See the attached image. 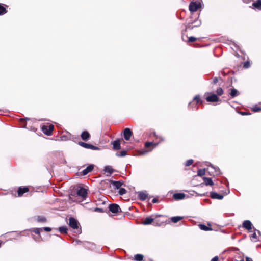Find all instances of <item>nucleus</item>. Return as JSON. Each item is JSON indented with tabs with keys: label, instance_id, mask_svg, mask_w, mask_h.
I'll return each mask as SVG.
<instances>
[{
	"label": "nucleus",
	"instance_id": "f257e3e1",
	"mask_svg": "<svg viewBox=\"0 0 261 261\" xmlns=\"http://www.w3.org/2000/svg\"><path fill=\"white\" fill-rule=\"evenodd\" d=\"M72 243L74 245H80V244H83V245L85 247H87L91 249H92L94 247V245L92 243H89V242H81V241L80 240H75L73 241V242H72Z\"/></svg>",
	"mask_w": 261,
	"mask_h": 261
},
{
	"label": "nucleus",
	"instance_id": "f03ea898",
	"mask_svg": "<svg viewBox=\"0 0 261 261\" xmlns=\"http://www.w3.org/2000/svg\"><path fill=\"white\" fill-rule=\"evenodd\" d=\"M201 7V5L200 3L193 2L190 4L189 9L190 12H194L196 11Z\"/></svg>",
	"mask_w": 261,
	"mask_h": 261
},
{
	"label": "nucleus",
	"instance_id": "7ed1b4c3",
	"mask_svg": "<svg viewBox=\"0 0 261 261\" xmlns=\"http://www.w3.org/2000/svg\"><path fill=\"white\" fill-rule=\"evenodd\" d=\"M42 130L43 132L47 135H50L51 134L52 131L54 129V126L53 125H50L49 126L47 125H43L42 126Z\"/></svg>",
	"mask_w": 261,
	"mask_h": 261
},
{
	"label": "nucleus",
	"instance_id": "20e7f679",
	"mask_svg": "<svg viewBox=\"0 0 261 261\" xmlns=\"http://www.w3.org/2000/svg\"><path fill=\"white\" fill-rule=\"evenodd\" d=\"M77 194L82 198L85 199L87 195V190L83 187H80L77 190Z\"/></svg>",
	"mask_w": 261,
	"mask_h": 261
},
{
	"label": "nucleus",
	"instance_id": "39448f33",
	"mask_svg": "<svg viewBox=\"0 0 261 261\" xmlns=\"http://www.w3.org/2000/svg\"><path fill=\"white\" fill-rule=\"evenodd\" d=\"M69 225L73 229L78 228L79 223L73 217H70L69 219Z\"/></svg>",
	"mask_w": 261,
	"mask_h": 261
},
{
	"label": "nucleus",
	"instance_id": "423d86ee",
	"mask_svg": "<svg viewBox=\"0 0 261 261\" xmlns=\"http://www.w3.org/2000/svg\"><path fill=\"white\" fill-rule=\"evenodd\" d=\"M109 209L113 213H117L120 210L119 206L117 204H111L109 206Z\"/></svg>",
	"mask_w": 261,
	"mask_h": 261
},
{
	"label": "nucleus",
	"instance_id": "0eeeda50",
	"mask_svg": "<svg viewBox=\"0 0 261 261\" xmlns=\"http://www.w3.org/2000/svg\"><path fill=\"white\" fill-rule=\"evenodd\" d=\"M79 144L80 146H81L85 148H87V149H91L93 150H96L98 149L97 147L94 146L91 144L86 143L85 142H79Z\"/></svg>",
	"mask_w": 261,
	"mask_h": 261
},
{
	"label": "nucleus",
	"instance_id": "6e6552de",
	"mask_svg": "<svg viewBox=\"0 0 261 261\" xmlns=\"http://www.w3.org/2000/svg\"><path fill=\"white\" fill-rule=\"evenodd\" d=\"M132 134H133L132 132L128 128H126L124 129V130H123L124 138L127 141H128L130 139Z\"/></svg>",
	"mask_w": 261,
	"mask_h": 261
},
{
	"label": "nucleus",
	"instance_id": "1a4fd4ad",
	"mask_svg": "<svg viewBox=\"0 0 261 261\" xmlns=\"http://www.w3.org/2000/svg\"><path fill=\"white\" fill-rule=\"evenodd\" d=\"M206 100L208 102H217L219 100L218 96L215 94H211L206 98Z\"/></svg>",
	"mask_w": 261,
	"mask_h": 261
},
{
	"label": "nucleus",
	"instance_id": "9d476101",
	"mask_svg": "<svg viewBox=\"0 0 261 261\" xmlns=\"http://www.w3.org/2000/svg\"><path fill=\"white\" fill-rule=\"evenodd\" d=\"M260 232L259 231L254 232L250 236L251 240L253 242H256L259 240Z\"/></svg>",
	"mask_w": 261,
	"mask_h": 261
},
{
	"label": "nucleus",
	"instance_id": "9b49d317",
	"mask_svg": "<svg viewBox=\"0 0 261 261\" xmlns=\"http://www.w3.org/2000/svg\"><path fill=\"white\" fill-rule=\"evenodd\" d=\"M210 196L212 199H222L224 197V196L222 194H218L215 192H212L210 193Z\"/></svg>",
	"mask_w": 261,
	"mask_h": 261
},
{
	"label": "nucleus",
	"instance_id": "f8f14e48",
	"mask_svg": "<svg viewBox=\"0 0 261 261\" xmlns=\"http://www.w3.org/2000/svg\"><path fill=\"white\" fill-rule=\"evenodd\" d=\"M243 227L246 229L247 230H250L252 229V224L250 221L249 220H245L243 223Z\"/></svg>",
	"mask_w": 261,
	"mask_h": 261
},
{
	"label": "nucleus",
	"instance_id": "ddd939ff",
	"mask_svg": "<svg viewBox=\"0 0 261 261\" xmlns=\"http://www.w3.org/2000/svg\"><path fill=\"white\" fill-rule=\"evenodd\" d=\"M210 172H212L214 175H218L220 174V171L218 168L215 167L212 165L211 166L210 168H208Z\"/></svg>",
	"mask_w": 261,
	"mask_h": 261
},
{
	"label": "nucleus",
	"instance_id": "4468645a",
	"mask_svg": "<svg viewBox=\"0 0 261 261\" xmlns=\"http://www.w3.org/2000/svg\"><path fill=\"white\" fill-rule=\"evenodd\" d=\"M186 195L182 193H177L173 194V197L176 200H181L185 198Z\"/></svg>",
	"mask_w": 261,
	"mask_h": 261
},
{
	"label": "nucleus",
	"instance_id": "2eb2a0df",
	"mask_svg": "<svg viewBox=\"0 0 261 261\" xmlns=\"http://www.w3.org/2000/svg\"><path fill=\"white\" fill-rule=\"evenodd\" d=\"M29 191V189L27 187H19L18 191L17 194L18 196H21L24 193Z\"/></svg>",
	"mask_w": 261,
	"mask_h": 261
},
{
	"label": "nucleus",
	"instance_id": "dca6fc26",
	"mask_svg": "<svg viewBox=\"0 0 261 261\" xmlns=\"http://www.w3.org/2000/svg\"><path fill=\"white\" fill-rule=\"evenodd\" d=\"M94 166L93 165H89L86 169H84L82 171L83 175H87L88 173L91 172L93 169Z\"/></svg>",
	"mask_w": 261,
	"mask_h": 261
},
{
	"label": "nucleus",
	"instance_id": "f3484780",
	"mask_svg": "<svg viewBox=\"0 0 261 261\" xmlns=\"http://www.w3.org/2000/svg\"><path fill=\"white\" fill-rule=\"evenodd\" d=\"M81 136L83 140L86 141L89 139L90 135L87 131H84L82 133Z\"/></svg>",
	"mask_w": 261,
	"mask_h": 261
},
{
	"label": "nucleus",
	"instance_id": "a211bd4d",
	"mask_svg": "<svg viewBox=\"0 0 261 261\" xmlns=\"http://www.w3.org/2000/svg\"><path fill=\"white\" fill-rule=\"evenodd\" d=\"M104 171L105 173H108L107 176H110V175L113 172L114 170L110 166H106L105 167Z\"/></svg>",
	"mask_w": 261,
	"mask_h": 261
},
{
	"label": "nucleus",
	"instance_id": "6ab92c4d",
	"mask_svg": "<svg viewBox=\"0 0 261 261\" xmlns=\"http://www.w3.org/2000/svg\"><path fill=\"white\" fill-rule=\"evenodd\" d=\"M138 197L141 200H145L147 197V194L144 192H139Z\"/></svg>",
	"mask_w": 261,
	"mask_h": 261
},
{
	"label": "nucleus",
	"instance_id": "aec40b11",
	"mask_svg": "<svg viewBox=\"0 0 261 261\" xmlns=\"http://www.w3.org/2000/svg\"><path fill=\"white\" fill-rule=\"evenodd\" d=\"M154 219L151 217H146L143 221L142 223L144 225H149L151 224L153 221Z\"/></svg>",
	"mask_w": 261,
	"mask_h": 261
},
{
	"label": "nucleus",
	"instance_id": "412c9836",
	"mask_svg": "<svg viewBox=\"0 0 261 261\" xmlns=\"http://www.w3.org/2000/svg\"><path fill=\"white\" fill-rule=\"evenodd\" d=\"M113 146V149L114 150H119L121 148L120 144L119 141H115L112 143Z\"/></svg>",
	"mask_w": 261,
	"mask_h": 261
},
{
	"label": "nucleus",
	"instance_id": "4be33fe9",
	"mask_svg": "<svg viewBox=\"0 0 261 261\" xmlns=\"http://www.w3.org/2000/svg\"><path fill=\"white\" fill-rule=\"evenodd\" d=\"M252 6L255 9L260 10L261 8V0H257L256 2L252 4Z\"/></svg>",
	"mask_w": 261,
	"mask_h": 261
},
{
	"label": "nucleus",
	"instance_id": "5701e85b",
	"mask_svg": "<svg viewBox=\"0 0 261 261\" xmlns=\"http://www.w3.org/2000/svg\"><path fill=\"white\" fill-rule=\"evenodd\" d=\"M112 184L115 187V188L117 189H119L121 188V186L122 185L123 183L121 182L120 181H111Z\"/></svg>",
	"mask_w": 261,
	"mask_h": 261
},
{
	"label": "nucleus",
	"instance_id": "b1692460",
	"mask_svg": "<svg viewBox=\"0 0 261 261\" xmlns=\"http://www.w3.org/2000/svg\"><path fill=\"white\" fill-rule=\"evenodd\" d=\"M204 184L207 186H212L214 183L212 181V178L208 177H203Z\"/></svg>",
	"mask_w": 261,
	"mask_h": 261
},
{
	"label": "nucleus",
	"instance_id": "393cba45",
	"mask_svg": "<svg viewBox=\"0 0 261 261\" xmlns=\"http://www.w3.org/2000/svg\"><path fill=\"white\" fill-rule=\"evenodd\" d=\"M239 94V92L238 91L234 88L231 89V91L229 94L231 95V97H234L237 96H238Z\"/></svg>",
	"mask_w": 261,
	"mask_h": 261
},
{
	"label": "nucleus",
	"instance_id": "a878e982",
	"mask_svg": "<svg viewBox=\"0 0 261 261\" xmlns=\"http://www.w3.org/2000/svg\"><path fill=\"white\" fill-rule=\"evenodd\" d=\"M158 143H156L153 142H147L145 144V146L146 147H149L151 146H152L153 147H155L158 145Z\"/></svg>",
	"mask_w": 261,
	"mask_h": 261
},
{
	"label": "nucleus",
	"instance_id": "bb28decb",
	"mask_svg": "<svg viewBox=\"0 0 261 261\" xmlns=\"http://www.w3.org/2000/svg\"><path fill=\"white\" fill-rule=\"evenodd\" d=\"M183 217H181V216H175V217H173L171 218V221L173 222V223H177V222H178L179 221L181 220V219H182Z\"/></svg>",
	"mask_w": 261,
	"mask_h": 261
},
{
	"label": "nucleus",
	"instance_id": "cd10ccee",
	"mask_svg": "<svg viewBox=\"0 0 261 261\" xmlns=\"http://www.w3.org/2000/svg\"><path fill=\"white\" fill-rule=\"evenodd\" d=\"M7 10L2 4H0V15L6 13Z\"/></svg>",
	"mask_w": 261,
	"mask_h": 261
},
{
	"label": "nucleus",
	"instance_id": "c85d7f7f",
	"mask_svg": "<svg viewBox=\"0 0 261 261\" xmlns=\"http://www.w3.org/2000/svg\"><path fill=\"white\" fill-rule=\"evenodd\" d=\"M143 259V256L141 254H138L134 256V259L137 261H142Z\"/></svg>",
	"mask_w": 261,
	"mask_h": 261
},
{
	"label": "nucleus",
	"instance_id": "c756f323",
	"mask_svg": "<svg viewBox=\"0 0 261 261\" xmlns=\"http://www.w3.org/2000/svg\"><path fill=\"white\" fill-rule=\"evenodd\" d=\"M199 228L201 230H205V231H207V230H210L212 229L211 228L208 227L207 226H205V225H203V224L199 225Z\"/></svg>",
	"mask_w": 261,
	"mask_h": 261
},
{
	"label": "nucleus",
	"instance_id": "7c9ffc66",
	"mask_svg": "<svg viewBox=\"0 0 261 261\" xmlns=\"http://www.w3.org/2000/svg\"><path fill=\"white\" fill-rule=\"evenodd\" d=\"M205 173V169H201L198 170L197 174H198V176H201L204 175Z\"/></svg>",
	"mask_w": 261,
	"mask_h": 261
},
{
	"label": "nucleus",
	"instance_id": "2f4dec72",
	"mask_svg": "<svg viewBox=\"0 0 261 261\" xmlns=\"http://www.w3.org/2000/svg\"><path fill=\"white\" fill-rule=\"evenodd\" d=\"M126 193V190L123 188H120L119 190L118 191V193L120 195H123L125 194Z\"/></svg>",
	"mask_w": 261,
	"mask_h": 261
},
{
	"label": "nucleus",
	"instance_id": "473e14b6",
	"mask_svg": "<svg viewBox=\"0 0 261 261\" xmlns=\"http://www.w3.org/2000/svg\"><path fill=\"white\" fill-rule=\"evenodd\" d=\"M216 93L218 95L221 96L223 94V90L221 88H219L217 89Z\"/></svg>",
	"mask_w": 261,
	"mask_h": 261
},
{
	"label": "nucleus",
	"instance_id": "72a5a7b5",
	"mask_svg": "<svg viewBox=\"0 0 261 261\" xmlns=\"http://www.w3.org/2000/svg\"><path fill=\"white\" fill-rule=\"evenodd\" d=\"M59 231L61 233H67V228L65 226L61 227L59 228Z\"/></svg>",
	"mask_w": 261,
	"mask_h": 261
},
{
	"label": "nucleus",
	"instance_id": "f704fd0d",
	"mask_svg": "<svg viewBox=\"0 0 261 261\" xmlns=\"http://www.w3.org/2000/svg\"><path fill=\"white\" fill-rule=\"evenodd\" d=\"M193 163V160L192 159L189 160L187 161V162L185 163L186 166H189L191 165Z\"/></svg>",
	"mask_w": 261,
	"mask_h": 261
},
{
	"label": "nucleus",
	"instance_id": "c9c22d12",
	"mask_svg": "<svg viewBox=\"0 0 261 261\" xmlns=\"http://www.w3.org/2000/svg\"><path fill=\"white\" fill-rule=\"evenodd\" d=\"M243 67L245 68H248L250 67V63L248 61L245 62L244 63Z\"/></svg>",
	"mask_w": 261,
	"mask_h": 261
},
{
	"label": "nucleus",
	"instance_id": "e433bc0d",
	"mask_svg": "<svg viewBox=\"0 0 261 261\" xmlns=\"http://www.w3.org/2000/svg\"><path fill=\"white\" fill-rule=\"evenodd\" d=\"M261 110V108L257 107H255L252 108V111L254 112H257Z\"/></svg>",
	"mask_w": 261,
	"mask_h": 261
},
{
	"label": "nucleus",
	"instance_id": "4c0bfd02",
	"mask_svg": "<svg viewBox=\"0 0 261 261\" xmlns=\"http://www.w3.org/2000/svg\"><path fill=\"white\" fill-rule=\"evenodd\" d=\"M42 231L41 228H36L33 230V231L36 234H40V232Z\"/></svg>",
	"mask_w": 261,
	"mask_h": 261
},
{
	"label": "nucleus",
	"instance_id": "58836bf2",
	"mask_svg": "<svg viewBox=\"0 0 261 261\" xmlns=\"http://www.w3.org/2000/svg\"><path fill=\"white\" fill-rule=\"evenodd\" d=\"M188 40L189 42H193L196 40V38L194 37H190L189 38Z\"/></svg>",
	"mask_w": 261,
	"mask_h": 261
},
{
	"label": "nucleus",
	"instance_id": "ea45409f",
	"mask_svg": "<svg viewBox=\"0 0 261 261\" xmlns=\"http://www.w3.org/2000/svg\"><path fill=\"white\" fill-rule=\"evenodd\" d=\"M126 155V151H121L120 152V154L119 155V156H124Z\"/></svg>",
	"mask_w": 261,
	"mask_h": 261
},
{
	"label": "nucleus",
	"instance_id": "a19ab883",
	"mask_svg": "<svg viewBox=\"0 0 261 261\" xmlns=\"http://www.w3.org/2000/svg\"><path fill=\"white\" fill-rule=\"evenodd\" d=\"M194 99L198 103L200 101V96L199 95H196L194 97Z\"/></svg>",
	"mask_w": 261,
	"mask_h": 261
},
{
	"label": "nucleus",
	"instance_id": "79ce46f5",
	"mask_svg": "<svg viewBox=\"0 0 261 261\" xmlns=\"http://www.w3.org/2000/svg\"><path fill=\"white\" fill-rule=\"evenodd\" d=\"M38 221L44 222L45 221V218L44 217H39L38 219Z\"/></svg>",
	"mask_w": 261,
	"mask_h": 261
},
{
	"label": "nucleus",
	"instance_id": "37998d69",
	"mask_svg": "<svg viewBox=\"0 0 261 261\" xmlns=\"http://www.w3.org/2000/svg\"><path fill=\"white\" fill-rule=\"evenodd\" d=\"M43 229L46 231H51V228L50 227H45L43 228Z\"/></svg>",
	"mask_w": 261,
	"mask_h": 261
},
{
	"label": "nucleus",
	"instance_id": "c03bdc74",
	"mask_svg": "<svg viewBox=\"0 0 261 261\" xmlns=\"http://www.w3.org/2000/svg\"><path fill=\"white\" fill-rule=\"evenodd\" d=\"M211 261H218V257L215 256L214 258H212Z\"/></svg>",
	"mask_w": 261,
	"mask_h": 261
},
{
	"label": "nucleus",
	"instance_id": "a18cd8bd",
	"mask_svg": "<svg viewBox=\"0 0 261 261\" xmlns=\"http://www.w3.org/2000/svg\"><path fill=\"white\" fill-rule=\"evenodd\" d=\"M218 82V79L217 77H215L213 80V83L214 84H216Z\"/></svg>",
	"mask_w": 261,
	"mask_h": 261
},
{
	"label": "nucleus",
	"instance_id": "49530a36",
	"mask_svg": "<svg viewBox=\"0 0 261 261\" xmlns=\"http://www.w3.org/2000/svg\"><path fill=\"white\" fill-rule=\"evenodd\" d=\"M246 261H252V259L249 257H246Z\"/></svg>",
	"mask_w": 261,
	"mask_h": 261
},
{
	"label": "nucleus",
	"instance_id": "de8ad7c7",
	"mask_svg": "<svg viewBox=\"0 0 261 261\" xmlns=\"http://www.w3.org/2000/svg\"><path fill=\"white\" fill-rule=\"evenodd\" d=\"M95 211H98V212H102V210L100 209V208H95Z\"/></svg>",
	"mask_w": 261,
	"mask_h": 261
},
{
	"label": "nucleus",
	"instance_id": "09e8293b",
	"mask_svg": "<svg viewBox=\"0 0 261 261\" xmlns=\"http://www.w3.org/2000/svg\"><path fill=\"white\" fill-rule=\"evenodd\" d=\"M158 202V199L156 198H154L152 200V202L153 203H156Z\"/></svg>",
	"mask_w": 261,
	"mask_h": 261
},
{
	"label": "nucleus",
	"instance_id": "8fccbe9b",
	"mask_svg": "<svg viewBox=\"0 0 261 261\" xmlns=\"http://www.w3.org/2000/svg\"><path fill=\"white\" fill-rule=\"evenodd\" d=\"M241 114L243 115H247L248 114L247 113H246V112H241Z\"/></svg>",
	"mask_w": 261,
	"mask_h": 261
},
{
	"label": "nucleus",
	"instance_id": "3c124183",
	"mask_svg": "<svg viewBox=\"0 0 261 261\" xmlns=\"http://www.w3.org/2000/svg\"><path fill=\"white\" fill-rule=\"evenodd\" d=\"M240 261H244V260H243V259H241V260H240Z\"/></svg>",
	"mask_w": 261,
	"mask_h": 261
}]
</instances>
